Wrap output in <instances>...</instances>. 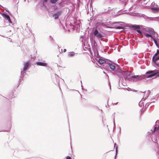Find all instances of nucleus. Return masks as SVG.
Returning a JSON list of instances; mask_svg holds the SVG:
<instances>
[{
  "label": "nucleus",
  "instance_id": "9",
  "mask_svg": "<svg viewBox=\"0 0 159 159\" xmlns=\"http://www.w3.org/2000/svg\"><path fill=\"white\" fill-rule=\"evenodd\" d=\"M37 64L39 66H46L47 65L46 63L40 62H37Z\"/></svg>",
  "mask_w": 159,
  "mask_h": 159
},
{
  "label": "nucleus",
  "instance_id": "5",
  "mask_svg": "<svg viewBox=\"0 0 159 159\" xmlns=\"http://www.w3.org/2000/svg\"><path fill=\"white\" fill-rule=\"evenodd\" d=\"M30 65V62L29 61L26 62L25 64L23 67V70H26L28 68Z\"/></svg>",
  "mask_w": 159,
  "mask_h": 159
},
{
  "label": "nucleus",
  "instance_id": "6",
  "mask_svg": "<svg viewBox=\"0 0 159 159\" xmlns=\"http://www.w3.org/2000/svg\"><path fill=\"white\" fill-rule=\"evenodd\" d=\"M131 78H134V81H136L138 80H140L142 79L143 77L140 76H139L138 75H136L134 76H131Z\"/></svg>",
  "mask_w": 159,
  "mask_h": 159
},
{
  "label": "nucleus",
  "instance_id": "18",
  "mask_svg": "<svg viewBox=\"0 0 159 159\" xmlns=\"http://www.w3.org/2000/svg\"><path fill=\"white\" fill-rule=\"evenodd\" d=\"M138 33L141 36L142 35V32L139 30H136Z\"/></svg>",
  "mask_w": 159,
  "mask_h": 159
},
{
  "label": "nucleus",
  "instance_id": "23",
  "mask_svg": "<svg viewBox=\"0 0 159 159\" xmlns=\"http://www.w3.org/2000/svg\"><path fill=\"white\" fill-rule=\"evenodd\" d=\"M66 49H64L63 52H66Z\"/></svg>",
  "mask_w": 159,
  "mask_h": 159
},
{
  "label": "nucleus",
  "instance_id": "20",
  "mask_svg": "<svg viewBox=\"0 0 159 159\" xmlns=\"http://www.w3.org/2000/svg\"><path fill=\"white\" fill-rule=\"evenodd\" d=\"M153 39V40L154 42V43H155L156 44H157V41H156V40L155 39H154L153 38L152 39Z\"/></svg>",
  "mask_w": 159,
  "mask_h": 159
},
{
  "label": "nucleus",
  "instance_id": "25",
  "mask_svg": "<svg viewBox=\"0 0 159 159\" xmlns=\"http://www.w3.org/2000/svg\"><path fill=\"white\" fill-rule=\"evenodd\" d=\"M47 1V0H43V2H46Z\"/></svg>",
  "mask_w": 159,
  "mask_h": 159
},
{
  "label": "nucleus",
  "instance_id": "15",
  "mask_svg": "<svg viewBox=\"0 0 159 159\" xmlns=\"http://www.w3.org/2000/svg\"><path fill=\"white\" fill-rule=\"evenodd\" d=\"M159 60V56H158L156 58H154V60H152V61H153L154 62V63H156V62Z\"/></svg>",
  "mask_w": 159,
  "mask_h": 159
},
{
  "label": "nucleus",
  "instance_id": "7",
  "mask_svg": "<svg viewBox=\"0 0 159 159\" xmlns=\"http://www.w3.org/2000/svg\"><path fill=\"white\" fill-rule=\"evenodd\" d=\"M61 11H59L57 12L53 15V17H54L55 19H57L59 16L61 14Z\"/></svg>",
  "mask_w": 159,
  "mask_h": 159
},
{
  "label": "nucleus",
  "instance_id": "19",
  "mask_svg": "<svg viewBox=\"0 0 159 159\" xmlns=\"http://www.w3.org/2000/svg\"><path fill=\"white\" fill-rule=\"evenodd\" d=\"M116 29H123V27L122 26H117L116 27Z\"/></svg>",
  "mask_w": 159,
  "mask_h": 159
},
{
  "label": "nucleus",
  "instance_id": "12",
  "mask_svg": "<svg viewBox=\"0 0 159 159\" xmlns=\"http://www.w3.org/2000/svg\"><path fill=\"white\" fill-rule=\"evenodd\" d=\"M159 54V50L157 49V52L152 57V60H154V58H155Z\"/></svg>",
  "mask_w": 159,
  "mask_h": 159
},
{
  "label": "nucleus",
  "instance_id": "24",
  "mask_svg": "<svg viewBox=\"0 0 159 159\" xmlns=\"http://www.w3.org/2000/svg\"><path fill=\"white\" fill-rule=\"evenodd\" d=\"M152 130V133H153V132H154L156 131V130Z\"/></svg>",
  "mask_w": 159,
  "mask_h": 159
},
{
  "label": "nucleus",
  "instance_id": "11",
  "mask_svg": "<svg viewBox=\"0 0 159 159\" xmlns=\"http://www.w3.org/2000/svg\"><path fill=\"white\" fill-rule=\"evenodd\" d=\"M98 62H99V63L100 64H101V65L103 63H106V61L105 60H102L101 59H100L99 60Z\"/></svg>",
  "mask_w": 159,
  "mask_h": 159
},
{
  "label": "nucleus",
  "instance_id": "17",
  "mask_svg": "<svg viewBox=\"0 0 159 159\" xmlns=\"http://www.w3.org/2000/svg\"><path fill=\"white\" fill-rule=\"evenodd\" d=\"M145 36L146 37H151L152 39H153V36L151 35L150 34H145Z\"/></svg>",
  "mask_w": 159,
  "mask_h": 159
},
{
  "label": "nucleus",
  "instance_id": "26",
  "mask_svg": "<svg viewBox=\"0 0 159 159\" xmlns=\"http://www.w3.org/2000/svg\"><path fill=\"white\" fill-rule=\"evenodd\" d=\"M100 25H101L103 26V25H104V24L103 23H101L100 24Z\"/></svg>",
  "mask_w": 159,
  "mask_h": 159
},
{
  "label": "nucleus",
  "instance_id": "3",
  "mask_svg": "<svg viewBox=\"0 0 159 159\" xmlns=\"http://www.w3.org/2000/svg\"><path fill=\"white\" fill-rule=\"evenodd\" d=\"M94 34L95 36L98 38H100L103 37V35L100 33H99L97 29L95 30Z\"/></svg>",
  "mask_w": 159,
  "mask_h": 159
},
{
  "label": "nucleus",
  "instance_id": "8",
  "mask_svg": "<svg viewBox=\"0 0 159 159\" xmlns=\"http://www.w3.org/2000/svg\"><path fill=\"white\" fill-rule=\"evenodd\" d=\"M131 27L134 30L140 29V26L139 25H133L131 26Z\"/></svg>",
  "mask_w": 159,
  "mask_h": 159
},
{
  "label": "nucleus",
  "instance_id": "22",
  "mask_svg": "<svg viewBox=\"0 0 159 159\" xmlns=\"http://www.w3.org/2000/svg\"><path fill=\"white\" fill-rule=\"evenodd\" d=\"M159 129V126H158V128L157 129V127H155L154 129Z\"/></svg>",
  "mask_w": 159,
  "mask_h": 159
},
{
  "label": "nucleus",
  "instance_id": "2",
  "mask_svg": "<svg viewBox=\"0 0 159 159\" xmlns=\"http://www.w3.org/2000/svg\"><path fill=\"white\" fill-rule=\"evenodd\" d=\"M146 74H150V75L147 76L148 78H149L157 74V76L159 77V70H154L150 71L147 72Z\"/></svg>",
  "mask_w": 159,
  "mask_h": 159
},
{
  "label": "nucleus",
  "instance_id": "13",
  "mask_svg": "<svg viewBox=\"0 0 159 159\" xmlns=\"http://www.w3.org/2000/svg\"><path fill=\"white\" fill-rule=\"evenodd\" d=\"M151 9L153 11H154L155 13L159 11V9L158 8H152Z\"/></svg>",
  "mask_w": 159,
  "mask_h": 159
},
{
  "label": "nucleus",
  "instance_id": "10",
  "mask_svg": "<svg viewBox=\"0 0 159 159\" xmlns=\"http://www.w3.org/2000/svg\"><path fill=\"white\" fill-rule=\"evenodd\" d=\"M4 17L8 20L10 23H12V22L10 19V16L8 15H4Z\"/></svg>",
  "mask_w": 159,
  "mask_h": 159
},
{
  "label": "nucleus",
  "instance_id": "1",
  "mask_svg": "<svg viewBox=\"0 0 159 159\" xmlns=\"http://www.w3.org/2000/svg\"><path fill=\"white\" fill-rule=\"evenodd\" d=\"M118 72L122 74L125 79H129L131 77V73L129 71H125L119 70H118Z\"/></svg>",
  "mask_w": 159,
  "mask_h": 159
},
{
  "label": "nucleus",
  "instance_id": "4",
  "mask_svg": "<svg viewBox=\"0 0 159 159\" xmlns=\"http://www.w3.org/2000/svg\"><path fill=\"white\" fill-rule=\"evenodd\" d=\"M108 65V66L110 67L112 71L114 70L116 68L115 65L114 64L109 63Z\"/></svg>",
  "mask_w": 159,
  "mask_h": 159
},
{
  "label": "nucleus",
  "instance_id": "21",
  "mask_svg": "<svg viewBox=\"0 0 159 159\" xmlns=\"http://www.w3.org/2000/svg\"><path fill=\"white\" fill-rule=\"evenodd\" d=\"M66 158L67 159H72L71 157H69V156H67L66 157Z\"/></svg>",
  "mask_w": 159,
  "mask_h": 159
},
{
  "label": "nucleus",
  "instance_id": "14",
  "mask_svg": "<svg viewBox=\"0 0 159 159\" xmlns=\"http://www.w3.org/2000/svg\"><path fill=\"white\" fill-rule=\"evenodd\" d=\"M75 54V53L73 52H70L68 54V56L69 57H73Z\"/></svg>",
  "mask_w": 159,
  "mask_h": 159
},
{
  "label": "nucleus",
  "instance_id": "16",
  "mask_svg": "<svg viewBox=\"0 0 159 159\" xmlns=\"http://www.w3.org/2000/svg\"><path fill=\"white\" fill-rule=\"evenodd\" d=\"M58 0H50V2L52 3H56Z\"/></svg>",
  "mask_w": 159,
  "mask_h": 159
}]
</instances>
